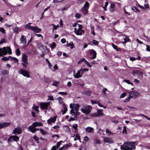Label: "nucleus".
I'll return each mask as SVG.
<instances>
[{
	"label": "nucleus",
	"instance_id": "nucleus-20",
	"mask_svg": "<svg viewBox=\"0 0 150 150\" xmlns=\"http://www.w3.org/2000/svg\"><path fill=\"white\" fill-rule=\"evenodd\" d=\"M31 23H29L25 25V28L28 29L32 30L33 27L30 25Z\"/></svg>",
	"mask_w": 150,
	"mask_h": 150
},
{
	"label": "nucleus",
	"instance_id": "nucleus-46",
	"mask_svg": "<svg viewBox=\"0 0 150 150\" xmlns=\"http://www.w3.org/2000/svg\"><path fill=\"white\" fill-rule=\"evenodd\" d=\"M59 84V82L57 81H54L52 85L54 86H57Z\"/></svg>",
	"mask_w": 150,
	"mask_h": 150
},
{
	"label": "nucleus",
	"instance_id": "nucleus-14",
	"mask_svg": "<svg viewBox=\"0 0 150 150\" xmlns=\"http://www.w3.org/2000/svg\"><path fill=\"white\" fill-rule=\"evenodd\" d=\"M41 30V29L39 28L36 26L35 27L33 26L32 29V30H33V31L36 33H40Z\"/></svg>",
	"mask_w": 150,
	"mask_h": 150
},
{
	"label": "nucleus",
	"instance_id": "nucleus-31",
	"mask_svg": "<svg viewBox=\"0 0 150 150\" xmlns=\"http://www.w3.org/2000/svg\"><path fill=\"white\" fill-rule=\"evenodd\" d=\"M78 127V125L76 124H75L73 125H72V127L75 130V132H76L77 130V127Z\"/></svg>",
	"mask_w": 150,
	"mask_h": 150
},
{
	"label": "nucleus",
	"instance_id": "nucleus-13",
	"mask_svg": "<svg viewBox=\"0 0 150 150\" xmlns=\"http://www.w3.org/2000/svg\"><path fill=\"white\" fill-rule=\"evenodd\" d=\"M90 54L91 55H92L93 57L90 58V59H94L96 57V51L93 49L91 50Z\"/></svg>",
	"mask_w": 150,
	"mask_h": 150
},
{
	"label": "nucleus",
	"instance_id": "nucleus-19",
	"mask_svg": "<svg viewBox=\"0 0 150 150\" xmlns=\"http://www.w3.org/2000/svg\"><path fill=\"white\" fill-rule=\"evenodd\" d=\"M103 140L106 143H111L112 142V139L109 137H104Z\"/></svg>",
	"mask_w": 150,
	"mask_h": 150
},
{
	"label": "nucleus",
	"instance_id": "nucleus-18",
	"mask_svg": "<svg viewBox=\"0 0 150 150\" xmlns=\"http://www.w3.org/2000/svg\"><path fill=\"white\" fill-rule=\"evenodd\" d=\"M35 127H32L30 126H29L28 128L29 130L33 133H35L36 131H38L40 129L38 128H35Z\"/></svg>",
	"mask_w": 150,
	"mask_h": 150
},
{
	"label": "nucleus",
	"instance_id": "nucleus-48",
	"mask_svg": "<svg viewBox=\"0 0 150 150\" xmlns=\"http://www.w3.org/2000/svg\"><path fill=\"white\" fill-rule=\"evenodd\" d=\"M92 43L93 44L95 45H98L99 42H98L95 40H93L92 41Z\"/></svg>",
	"mask_w": 150,
	"mask_h": 150
},
{
	"label": "nucleus",
	"instance_id": "nucleus-16",
	"mask_svg": "<svg viewBox=\"0 0 150 150\" xmlns=\"http://www.w3.org/2000/svg\"><path fill=\"white\" fill-rule=\"evenodd\" d=\"M42 126V124L41 123L38 122H35L33 123L32 125L30 126L32 127H33Z\"/></svg>",
	"mask_w": 150,
	"mask_h": 150
},
{
	"label": "nucleus",
	"instance_id": "nucleus-64",
	"mask_svg": "<svg viewBox=\"0 0 150 150\" xmlns=\"http://www.w3.org/2000/svg\"><path fill=\"white\" fill-rule=\"evenodd\" d=\"M5 39L3 38L0 41V44H2L5 42Z\"/></svg>",
	"mask_w": 150,
	"mask_h": 150
},
{
	"label": "nucleus",
	"instance_id": "nucleus-63",
	"mask_svg": "<svg viewBox=\"0 0 150 150\" xmlns=\"http://www.w3.org/2000/svg\"><path fill=\"white\" fill-rule=\"evenodd\" d=\"M89 138L87 136H86L84 137L83 141L85 142H87L89 140Z\"/></svg>",
	"mask_w": 150,
	"mask_h": 150
},
{
	"label": "nucleus",
	"instance_id": "nucleus-4",
	"mask_svg": "<svg viewBox=\"0 0 150 150\" xmlns=\"http://www.w3.org/2000/svg\"><path fill=\"white\" fill-rule=\"evenodd\" d=\"M19 71L20 73L23 75L24 76H25L27 78L30 77L29 72L28 71L24 69H21Z\"/></svg>",
	"mask_w": 150,
	"mask_h": 150
},
{
	"label": "nucleus",
	"instance_id": "nucleus-47",
	"mask_svg": "<svg viewBox=\"0 0 150 150\" xmlns=\"http://www.w3.org/2000/svg\"><path fill=\"white\" fill-rule=\"evenodd\" d=\"M105 132L106 133L108 134V135L111 134L112 132H110V130L107 128H106Z\"/></svg>",
	"mask_w": 150,
	"mask_h": 150
},
{
	"label": "nucleus",
	"instance_id": "nucleus-50",
	"mask_svg": "<svg viewBox=\"0 0 150 150\" xmlns=\"http://www.w3.org/2000/svg\"><path fill=\"white\" fill-rule=\"evenodd\" d=\"M124 40L126 42H129V40H130L128 38V37L127 36H126L125 38H124Z\"/></svg>",
	"mask_w": 150,
	"mask_h": 150
},
{
	"label": "nucleus",
	"instance_id": "nucleus-30",
	"mask_svg": "<svg viewBox=\"0 0 150 150\" xmlns=\"http://www.w3.org/2000/svg\"><path fill=\"white\" fill-rule=\"evenodd\" d=\"M9 58H10L11 59V60L13 61L15 63L18 62V60L17 59L14 57H12L11 56H9Z\"/></svg>",
	"mask_w": 150,
	"mask_h": 150
},
{
	"label": "nucleus",
	"instance_id": "nucleus-26",
	"mask_svg": "<svg viewBox=\"0 0 150 150\" xmlns=\"http://www.w3.org/2000/svg\"><path fill=\"white\" fill-rule=\"evenodd\" d=\"M63 106L64 108V110H62V114L63 115L64 114H65L66 112H67V108L65 105L64 103L63 104Z\"/></svg>",
	"mask_w": 150,
	"mask_h": 150
},
{
	"label": "nucleus",
	"instance_id": "nucleus-54",
	"mask_svg": "<svg viewBox=\"0 0 150 150\" xmlns=\"http://www.w3.org/2000/svg\"><path fill=\"white\" fill-rule=\"evenodd\" d=\"M123 130L122 132V133H125V134H126L127 133V130H126V127L125 126H123Z\"/></svg>",
	"mask_w": 150,
	"mask_h": 150
},
{
	"label": "nucleus",
	"instance_id": "nucleus-24",
	"mask_svg": "<svg viewBox=\"0 0 150 150\" xmlns=\"http://www.w3.org/2000/svg\"><path fill=\"white\" fill-rule=\"evenodd\" d=\"M88 9L82 8L81 9V11L83 15H86L87 13Z\"/></svg>",
	"mask_w": 150,
	"mask_h": 150
},
{
	"label": "nucleus",
	"instance_id": "nucleus-38",
	"mask_svg": "<svg viewBox=\"0 0 150 150\" xmlns=\"http://www.w3.org/2000/svg\"><path fill=\"white\" fill-rule=\"evenodd\" d=\"M16 55L18 56L20 55L21 54V52L19 49L17 48L16 49Z\"/></svg>",
	"mask_w": 150,
	"mask_h": 150
},
{
	"label": "nucleus",
	"instance_id": "nucleus-52",
	"mask_svg": "<svg viewBox=\"0 0 150 150\" xmlns=\"http://www.w3.org/2000/svg\"><path fill=\"white\" fill-rule=\"evenodd\" d=\"M56 46V45L55 42H53L51 45V46L50 47L52 49H54Z\"/></svg>",
	"mask_w": 150,
	"mask_h": 150
},
{
	"label": "nucleus",
	"instance_id": "nucleus-41",
	"mask_svg": "<svg viewBox=\"0 0 150 150\" xmlns=\"http://www.w3.org/2000/svg\"><path fill=\"white\" fill-rule=\"evenodd\" d=\"M7 51H8V54H12V51L11 49L9 47H6Z\"/></svg>",
	"mask_w": 150,
	"mask_h": 150
},
{
	"label": "nucleus",
	"instance_id": "nucleus-42",
	"mask_svg": "<svg viewBox=\"0 0 150 150\" xmlns=\"http://www.w3.org/2000/svg\"><path fill=\"white\" fill-rule=\"evenodd\" d=\"M131 9L132 10H133L136 13L139 12V10L135 7H132L131 8Z\"/></svg>",
	"mask_w": 150,
	"mask_h": 150
},
{
	"label": "nucleus",
	"instance_id": "nucleus-5",
	"mask_svg": "<svg viewBox=\"0 0 150 150\" xmlns=\"http://www.w3.org/2000/svg\"><path fill=\"white\" fill-rule=\"evenodd\" d=\"M50 103L49 102H47L46 103H41L40 104V107L42 110H47V109L48 107L50 105Z\"/></svg>",
	"mask_w": 150,
	"mask_h": 150
},
{
	"label": "nucleus",
	"instance_id": "nucleus-34",
	"mask_svg": "<svg viewBox=\"0 0 150 150\" xmlns=\"http://www.w3.org/2000/svg\"><path fill=\"white\" fill-rule=\"evenodd\" d=\"M93 141L94 142L95 144H101L99 140L96 139V138H95L93 139Z\"/></svg>",
	"mask_w": 150,
	"mask_h": 150
},
{
	"label": "nucleus",
	"instance_id": "nucleus-21",
	"mask_svg": "<svg viewBox=\"0 0 150 150\" xmlns=\"http://www.w3.org/2000/svg\"><path fill=\"white\" fill-rule=\"evenodd\" d=\"M28 56L25 54H23L22 55V61H28Z\"/></svg>",
	"mask_w": 150,
	"mask_h": 150
},
{
	"label": "nucleus",
	"instance_id": "nucleus-9",
	"mask_svg": "<svg viewBox=\"0 0 150 150\" xmlns=\"http://www.w3.org/2000/svg\"><path fill=\"white\" fill-rule=\"evenodd\" d=\"M130 96L132 98H135L138 95L139 93L136 91H133L130 92L129 93Z\"/></svg>",
	"mask_w": 150,
	"mask_h": 150
},
{
	"label": "nucleus",
	"instance_id": "nucleus-51",
	"mask_svg": "<svg viewBox=\"0 0 150 150\" xmlns=\"http://www.w3.org/2000/svg\"><path fill=\"white\" fill-rule=\"evenodd\" d=\"M123 81L128 84H131V85H132V83H131L129 80L125 79L123 80Z\"/></svg>",
	"mask_w": 150,
	"mask_h": 150
},
{
	"label": "nucleus",
	"instance_id": "nucleus-35",
	"mask_svg": "<svg viewBox=\"0 0 150 150\" xmlns=\"http://www.w3.org/2000/svg\"><path fill=\"white\" fill-rule=\"evenodd\" d=\"M19 29V28L18 27H15L13 28V31L16 34H18V30Z\"/></svg>",
	"mask_w": 150,
	"mask_h": 150
},
{
	"label": "nucleus",
	"instance_id": "nucleus-49",
	"mask_svg": "<svg viewBox=\"0 0 150 150\" xmlns=\"http://www.w3.org/2000/svg\"><path fill=\"white\" fill-rule=\"evenodd\" d=\"M81 16V15L79 13H76L75 15V17L77 19L80 18Z\"/></svg>",
	"mask_w": 150,
	"mask_h": 150
},
{
	"label": "nucleus",
	"instance_id": "nucleus-56",
	"mask_svg": "<svg viewBox=\"0 0 150 150\" xmlns=\"http://www.w3.org/2000/svg\"><path fill=\"white\" fill-rule=\"evenodd\" d=\"M126 95V93H122L120 96V98H123Z\"/></svg>",
	"mask_w": 150,
	"mask_h": 150
},
{
	"label": "nucleus",
	"instance_id": "nucleus-58",
	"mask_svg": "<svg viewBox=\"0 0 150 150\" xmlns=\"http://www.w3.org/2000/svg\"><path fill=\"white\" fill-rule=\"evenodd\" d=\"M98 100H96V101H93L92 100H91V104H97L98 102Z\"/></svg>",
	"mask_w": 150,
	"mask_h": 150
},
{
	"label": "nucleus",
	"instance_id": "nucleus-25",
	"mask_svg": "<svg viewBox=\"0 0 150 150\" xmlns=\"http://www.w3.org/2000/svg\"><path fill=\"white\" fill-rule=\"evenodd\" d=\"M12 139L14 141L17 142L19 139V137L17 136H11Z\"/></svg>",
	"mask_w": 150,
	"mask_h": 150
},
{
	"label": "nucleus",
	"instance_id": "nucleus-12",
	"mask_svg": "<svg viewBox=\"0 0 150 150\" xmlns=\"http://www.w3.org/2000/svg\"><path fill=\"white\" fill-rule=\"evenodd\" d=\"M10 125V122H4L3 123H1L0 124V129L8 126Z\"/></svg>",
	"mask_w": 150,
	"mask_h": 150
},
{
	"label": "nucleus",
	"instance_id": "nucleus-7",
	"mask_svg": "<svg viewBox=\"0 0 150 150\" xmlns=\"http://www.w3.org/2000/svg\"><path fill=\"white\" fill-rule=\"evenodd\" d=\"M82 69H81L80 70L77 71V72L75 73V71L74 72V77L76 79H78L81 77V71H82Z\"/></svg>",
	"mask_w": 150,
	"mask_h": 150
},
{
	"label": "nucleus",
	"instance_id": "nucleus-45",
	"mask_svg": "<svg viewBox=\"0 0 150 150\" xmlns=\"http://www.w3.org/2000/svg\"><path fill=\"white\" fill-rule=\"evenodd\" d=\"M77 139L79 140L81 142L80 136L78 134H76V137L74 139V140L75 141Z\"/></svg>",
	"mask_w": 150,
	"mask_h": 150
},
{
	"label": "nucleus",
	"instance_id": "nucleus-33",
	"mask_svg": "<svg viewBox=\"0 0 150 150\" xmlns=\"http://www.w3.org/2000/svg\"><path fill=\"white\" fill-rule=\"evenodd\" d=\"M57 99L60 104H62V103L63 99L62 97H58L57 98Z\"/></svg>",
	"mask_w": 150,
	"mask_h": 150
},
{
	"label": "nucleus",
	"instance_id": "nucleus-40",
	"mask_svg": "<svg viewBox=\"0 0 150 150\" xmlns=\"http://www.w3.org/2000/svg\"><path fill=\"white\" fill-rule=\"evenodd\" d=\"M32 108L34 109L38 113L39 112V110H38V106L34 105Z\"/></svg>",
	"mask_w": 150,
	"mask_h": 150
},
{
	"label": "nucleus",
	"instance_id": "nucleus-17",
	"mask_svg": "<svg viewBox=\"0 0 150 150\" xmlns=\"http://www.w3.org/2000/svg\"><path fill=\"white\" fill-rule=\"evenodd\" d=\"M85 130L87 132L91 133H93L94 131V129L93 128L89 127L86 128Z\"/></svg>",
	"mask_w": 150,
	"mask_h": 150
},
{
	"label": "nucleus",
	"instance_id": "nucleus-29",
	"mask_svg": "<svg viewBox=\"0 0 150 150\" xmlns=\"http://www.w3.org/2000/svg\"><path fill=\"white\" fill-rule=\"evenodd\" d=\"M113 48L116 50L117 51H120L121 50V49L118 46L115 45L113 44Z\"/></svg>",
	"mask_w": 150,
	"mask_h": 150
},
{
	"label": "nucleus",
	"instance_id": "nucleus-53",
	"mask_svg": "<svg viewBox=\"0 0 150 150\" xmlns=\"http://www.w3.org/2000/svg\"><path fill=\"white\" fill-rule=\"evenodd\" d=\"M0 31L4 34L5 33V30L3 28L0 27Z\"/></svg>",
	"mask_w": 150,
	"mask_h": 150
},
{
	"label": "nucleus",
	"instance_id": "nucleus-15",
	"mask_svg": "<svg viewBox=\"0 0 150 150\" xmlns=\"http://www.w3.org/2000/svg\"><path fill=\"white\" fill-rule=\"evenodd\" d=\"M56 117H53L51 118L50 119L47 120V123L49 124H51L52 123H54L56 121Z\"/></svg>",
	"mask_w": 150,
	"mask_h": 150
},
{
	"label": "nucleus",
	"instance_id": "nucleus-32",
	"mask_svg": "<svg viewBox=\"0 0 150 150\" xmlns=\"http://www.w3.org/2000/svg\"><path fill=\"white\" fill-rule=\"evenodd\" d=\"M84 33L83 31H79V30H77L76 32V34L77 35H81L83 33Z\"/></svg>",
	"mask_w": 150,
	"mask_h": 150
},
{
	"label": "nucleus",
	"instance_id": "nucleus-59",
	"mask_svg": "<svg viewBox=\"0 0 150 150\" xmlns=\"http://www.w3.org/2000/svg\"><path fill=\"white\" fill-rule=\"evenodd\" d=\"M62 141H61L59 142H58L57 143V145L56 146L58 148L59 147V146H60L62 142Z\"/></svg>",
	"mask_w": 150,
	"mask_h": 150
},
{
	"label": "nucleus",
	"instance_id": "nucleus-8",
	"mask_svg": "<svg viewBox=\"0 0 150 150\" xmlns=\"http://www.w3.org/2000/svg\"><path fill=\"white\" fill-rule=\"evenodd\" d=\"M22 132V129L21 128L18 126L13 130L12 134H20Z\"/></svg>",
	"mask_w": 150,
	"mask_h": 150
},
{
	"label": "nucleus",
	"instance_id": "nucleus-3",
	"mask_svg": "<svg viewBox=\"0 0 150 150\" xmlns=\"http://www.w3.org/2000/svg\"><path fill=\"white\" fill-rule=\"evenodd\" d=\"M91 106L89 105L84 106L81 108V111L83 113L88 114L91 112Z\"/></svg>",
	"mask_w": 150,
	"mask_h": 150
},
{
	"label": "nucleus",
	"instance_id": "nucleus-37",
	"mask_svg": "<svg viewBox=\"0 0 150 150\" xmlns=\"http://www.w3.org/2000/svg\"><path fill=\"white\" fill-rule=\"evenodd\" d=\"M84 93L88 96H90L91 93V92L90 91L87 90L85 91L84 92Z\"/></svg>",
	"mask_w": 150,
	"mask_h": 150
},
{
	"label": "nucleus",
	"instance_id": "nucleus-43",
	"mask_svg": "<svg viewBox=\"0 0 150 150\" xmlns=\"http://www.w3.org/2000/svg\"><path fill=\"white\" fill-rule=\"evenodd\" d=\"M40 130L42 134L43 135H45L47 134V132L42 129H40Z\"/></svg>",
	"mask_w": 150,
	"mask_h": 150
},
{
	"label": "nucleus",
	"instance_id": "nucleus-23",
	"mask_svg": "<svg viewBox=\"0 0 150 150\" xmlns=\"http://www.w3.org/2000/svg\"><path fill=\"white\" fill-rule=\"evenodd\" d=\"M67 47H70V48L71 49H73L74 47V44L72 42H71L69 43H67Z\"/></svg>",
	"mask_w": 150,
	"mask_h": 150
},
{
	"label": "nucleus",
	"instance_id": "nucleus-2",
	"mask_svg": "<svg viewBox=\"0 0 150 150\" xmlns=\"http://www.w3.org/2000/svg\"><path fill=\"white\" fill-rule=\"evenodd\" d=\"M135 143L134 142H127L124 143L123 146H121V150H131L135 148Z\"/></svg>",
	"mask_w": 150,
	"mask_h": 150
},
{
	"label": "nucleus",
	"instance_id": "nucleus-44",
	"mask_svg": "<svg viewBox=\"0 0 150 150\" xmlns=\"http://www.w3.org/2000/svg\"><path fill=\"white\" fill-rule=\"evenodd\" d=\"M64 129L65 130V131L67 132H70V129L69 127L67 126H64Z\"/></svg>",
	"mask_w": 150,
	"mask_h": 150
},
{
	"label": "nucleus",
	"instance_id": "nucleus-28",
	"mask_svg": "<svg viewBox=\"0 0 150 150\" xmlns=\"http://www.w3.org/2000/svg\"><path fill=\"white\" fill-rule=\"evenodd\" d=\"M97 113L98 116H103V110H98Z\"/></svg>",
	"mask_w": 150,
	"mask_h": 150
},
{
	"label": "nucleus",
	"instance_id": "nucleus-10",
	"mask_svg": "<svg viewBox=\"0 0 150 150\" xmlns=\"http://www.w3.org/2000/svg\"><path fill=\"white\" fill-rule=\"evenodd\" d=\"M20 44H23L24 47H25L26 43V41L25 37L24 35H22L20 38Z\"/></svg>",
	"mask_w": 150,
	"mask_h": 150
},
{
	"label": "nucleus",
	"instance_id": "nucleus-55",
	"mask_svg": "<svg viewBox=\"0 0 150 150\" xmlns=\"http://www.w3.org/2000/svg\"><path fill=\"white\" fill-rule=\"evenodd\" d=\"M46 60L48 64L49 67H52V65L51 64V63H50V62L49 61L48 59H46Z\"/></svg>",
	"mask_w": 150,
	"mask_h": 150
},
{
	"label": "nucleus",
	"instance_id": "nucleus-11",
	"mask_svg": "<svg viewBox=\"0 0 150 150\" xmlns=\"http://www.w3.org/2000/svg\"><path fill=\"white\" fill-rule=\"evenodd\" d=\"M84 62L89 67L91 68L92 67V65H91L84 58H82L80 59V61L78 62V64L82 62Z\"/></svg>",
	"mask_w": 150,
	"mask_h": 150
},
{
	"label": "nucleus",
	"instance_id": "nucleus-60",
	"mask_svg": "<svg viewBox=\"0 0 150 150\" xmlns=\"http://www.w3.org/2000/svg\"><path fill=\"white\" fill-rule=\"evenodd\" d=\"M9 57H4L3 58H2V59L3 61H7L9 60Z\"/></svg>",
	"mask_w": 150,
	"mask_h": 150
},
{
	"label": "nucleus",
	"instance_id": "nucleus-62",
	"mask_svg": "<svg viewBox=\"0 0 150 150\" xmlns=\"http://www.w3.org/2000/svg\"><path fill=\"white\" fill-rule=\"evenodd\" d=\"M146 51L150 52V47L149 45H146Z\"/></svg>",
	"mask_w": 150,
	"mask_h": 150
},
{
	"label": "nucleus",
	"instance_id": "nucleus-61",
	"mask_svg": "<svg viewBox=\"0 0 150 150\" xmlns=\"http://www.w3.org/2000/svg\"><path fill=\"white\" fill-rule=\"evenodd\" d=\"M48 97V100H49L53 101L54 100L52 96H49Z\"/></svg>",
	"mask_w": 150,
	"mask_h": 150
},
{
	"label": "nucleus",
	"instance_id": "nucleus-36",
	"mask_svg": "<svg viewBox=\"0 0 150 150\" xmlns=\"http://www.w3.org/2000/svg\"><path fill=\"white\" fill-rule=\"evenodd\" d=\"M108 91V89L106 88H103V90L102 93L104 97L106 96V93L105 91Z\"/></svg>",
	"mask_w": 150,
	"mask_h": 150
},
{
	"label": "nucleus",
	"instance_id": "nucleus-1",
	"mask_svg": "<svg viewBox=\"0 0 150 150\" xmlns=\"http://www.w3.org/2000/svg\"><path fill=\"white\" fill-rule=\"evenodd\" d=\"M79 104H74L70 105V107L71 108L70 110V113L74 116L75 118H77L78 116L80 115V113L78 112L79 108Z\"/></svg>",
	"mask_w": 150,
	"mask_h": 150
},
{
	"label": "nucleus",
	"instance_id": "nucleus-57",
	"mask_svg": "<svg viewBox=\"0 0 150 150\" xmlns=\"http://www.w3.org/2000/svg\"><path fill=\"white\" fill-rule=\"evenodd\" d=\"M58 94H61L62 95H66L67 94V93L65 92H59L58 93Z\"/></svg>",
	"mask_w": 150,
	"mask_h": 150
},
{
	"label": "nucleus",
	"instance_id": "nucleus-39",
	"mask_svg": "<svg viewBox=\"0 0 150 150\" xmlns=\"http://www.w3.org/2000/svg\"><path fill=\"white\" fill-rule=\"evenodd\" d=\"M9 71L6 70H2L1 71L2 74L3 75H6L8 74Z\"/></svg>",
	"mask_w": 150,
	"mask_h": 150
},
{
	"label": "nucleus",
	"instance_id": "nucleus-6",
	"mask_svg": "<svg viewBox=\"0 0 150 150\" xmlns=\"http://www.w3.org/2000/svg\"><path fill=\"white\" fill-rule=\"evenodd\" d=\"M7 54V51L6 47H4L2 48H0V57L5 55Z\"/></svg>",
	"mask_w": 150,
	"mask_h": 150
},
{
	"label": "nucleus",
	"instance_id": "nucleus-22",
	"mask_svg": "<svg viewBox=\"0 0 150 150\" xmlns=\"http://www.w3.org/2000/svg\"><path fill=\"white\" fill-rule=\"evenodd\" d=\"M21 64L23 66L25 67H26L28 64V61H22Z\"/></svg>",
	"mask_w": 150,
	"mask_h": 150
},
{
	"label": "nucleus",
	"instance_id": "nucleus-27",
	"mask_svg": "<svg viewBox=\"0 0 150 150\" xmlns=\"http://www.w3.org/2000/svg\"><path fill=\"white\" fill-rule=\"evenodd\" d=\"M89 6V3L88 2L86 1L85 2L83 6L82 7L85 9H88Z\"/></svg>",
	"mask_w": 150,
	"mask_h": 150
}]
</instances>
